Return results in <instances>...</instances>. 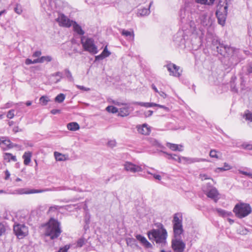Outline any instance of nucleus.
Wrapping results in <instances>:
<instances>
[{"mask_svg": "<svg viewBox=\"0 0 252 252\" xmlns=\"http://www.w3.org/2000/svg\"><path fill=\"white\" fill-rule=\"evenodd\" d=\"M198 15L195 13H189L184 8L181 9L180 12L181 22L184 25L183 27V31L179 32L176 36L175 37V40L180 44H184L186 40V35H184L185 31L186 33L194 34L197 33V25L193 20V17L196 18Z\"/></svg>", "mask_w": 252, "mask_h": 252, "instance_id": "f257e3e1", "label": "nucleus"}, {"mask_svg": "<svg viewBox=\"0 0 252 252\" xmlns=\"http://www.w3.org/2000/svg\"><path fill=\"white\" fill-rule=\"evenodd\" d=\"M148 236L151 241H155L161 247H164L167 245V232L161 223L159 224L158 229H153L149 231L148 232Z\"/></svg>", "mask_w": 252, "mask_h": 252, "instance_id": "f03ea898", "label": "nucleus"}, {"mask_svg": "<svg viewBox=\"0 0 252 252\" xmlns=\"http://www.w3.org/2000/svg\"><path fill=\"white\" fill-rule=\"evenodd\" d=\"M62 230L60 222L57 220L51 218L46 225L45 234L51 239L57 238L61 234Z\"/></svg>", "mask_w": 252, "mask_h": 252, "instance_id": "7ed1b4c3", "label": "nucleus"}, {"mask_svg": "<svg viewBox=\"0 0 252 252\" xmlns=\"http://www.w3.org/2000/svg\"><path fill=\"white\" fill-rule=\"evenodd\" d=\"M231 4V0H219L217 6L216 14L220 24L223 25L227 15L228 6Z\"/></svg>", "mask_w": 252, "mask_h": 252, "instance_id": "20e7f679", "label": "nucleus"}, {"mask_svg": "<svg viewBox=\"0 0 252 252\" xmlns=\"http://www.w3.org/2000/svg\"><path fill=\"white\" fill-rule=\"evenodd\" d=\"M233 211L237 218L242 219L250 214L252 210L249 204L241 202L235 205Z\"/></svg>", "mask_w": 252, "mask_h": 252, "instance_id": "39448f33", "label": "nucleus"}, {"mask_svg": "<svg viewBox=\"0 0 252 252\" xmlns=\"http://www.w3.org/2000/svg\"><path fill=\"white\" fill-rule=\"evenodd\" d=\"M172 223L174 238L181 237L184 230L182 216L180 214H175L174 215Z\"/></svg>", "mask_w": 252, "mask_h": 252, "instance_id": "423d86ee", "label": "nucleus"}, {"mask_svg": "<svg viewBox=\"0 0 252 252\" xmlns=\"http://www.w3.org/2000/svg\"><path fill=\"white\" fill-rule=\"evenodd\" d=\"M81 43L84 50L92 54H96L98 52L97 48L94 44V40L92 38H81Z\"/></svg>", "mask_w": 252, "mask_h": 252, "instance_id": "0eeeda50", "label": "nucleus"}, {"mask_svg": "<svg viewBox=\"0 0 252 252\" xmlns=\"http://www.w3.org/2000/svg\"><path fill=\"white\" fill-rule=\"evenodd\" d=\"M14 233L19 239H22L28 234V228L24 224H17L13 226Z\"/></svg>", "mask_w": 252, "mask_h": 252, "instance_id": "6e6552de", "label": "nucleus"}, {"mask_svg": "<svg viewBox=\"0 0 252 252\" xmlns=\"http://www.w3.org/2000/svg\"><path fill=\"white\" fill-rule=\"evenodd\" d=\"M171 247L174 252H184L186 244L181 237L174 238L172 240Z\"/></svg>", "mask_w": 252, "mask_h": 252, "instance_id": "1a4fd4ad", "label": "nucleus"}, {"mask_svg": "<svg viewBox=\"0 0 252 252\" xmlns=\"http://www.w3.org/2000/svg\"><path fill=\"white\" fill-rule=\"evenodd\" d=\"M196 22L199 23L203 27H208L212 24L210 16L206 12H203L200 13Z\"/></svg>", "mask_w": 252, "mask_h": 252, "instance_id": "9d476101", "label": "nucleus"}, {"mask_svg": "<svg viewBox=\"0 0 252 252\" xmlns=\"http://www.w3.org/2000/svg\"><path fill=\"white\" fill-rule=\"evenodd\" d=\"M56 21L59 23L60 26L65 27H70L73 22V21L68 19L64 14L61 13H58V16L56 19Z\"/></svg>", "mask_w": 252, "mask_h": 252, "instance_id": "9b49d317", "label": "nucleus"}, {"mask_svg": "<svg viewBox=\"0 0 252 252\" xmlns=\"http://www.w3.org/2000/svg\"><path fill=\"white\" fill-rule=\"evenodd\" d=\"M217 52L221 55L225 56L227 54L228 55H231L234 51L233 47L219 43V45L217 47Z\"/></svg>", "mask_w": 252, "mask_h": 252, "instance_id": "f8f14e48", "label": "nucleus"}, {"mask_svg": "<svg viewBox=\"0 0 252 252\" xmlns=\"http://www.w3.org/2000/svg\"><path fill=\"white\" fill-rule=\"evenodd\" d=\"M164 67H166L168 71L170 72V75L175 77H179L181 76V73L179 72L180 67L176 64L172 63H168L165 65Z\"/></svg>", "mask_w": 252, "mask_h": 252, "instance_id": "ddd939ff", "label": "nucleus"}, {"mask_svg": "<svg viewBox=\"0 0 252 252\" xmlns=\"http://www.w3.org/2000/svg\"><path fill=\"white\" fill-rule=\"evenodd\" d=\"M125 169L127 171L132 173L140 172L142 171V168L138 165H136L131 162H126L124 164Z\"/></svg>", "mask_w": 252, "mask_h": 252, "instance_id": "4468645a", "label": "nucleus"}, {"mask_svg": "<svg viewBox=\"0 0 252 252\" xmlns=\"http://www.w3.org/2000/svg\"><path fill=\"white\" fill-rule=\"evenodd\" d=\"M136 128L138 133L143 135H149L151 132L150 127L146 124L138 125L136 126Z\"/></svg>", "mask_w": 252, "mask_h": 252, "instance_id": "2eb2a0df", "label": "nucleus"}, {"mask_svg": "<svg viewBox=\"0 0 252 252\" xmlns=\"http://www.w3.org/2000/svg\"><path fill=\"white\" fill-rule=\"evenodd\" d=\"M152 2H150V4L149 5L148 7L147 8L143 7L142 6L140 7L138 9L137 11V16H147L149 15L150 13V7L151 5H152Z\"/></svg>", "mask_w": 252, "mask_h": 252, "instance_id": "dca6fc26", "label": "nucleus"}, {"mask_svg": "<svg viewBox=\"0 0 252 252\" xmlns=\"http://www.w3.org/2000/svg\"><path fill=\"white\" fill-rule=\"evenodd\" d=\"M121 34L126 38V39L129 41H133L134 39V33L133 30L128 31L125 30H122Z\"/></svg>", "mask_w": 252, "mask_h": 252, "instance_id": "f3484780", "label": "nucleus"}, {"mask_svg": "<svg viewBox=\"0 0 252 252\" xmlns=\"http://www.w3.org/2000/svg\"><path fill=\"white\" fill-rule=\"evenodd\" d=\"M206 194L208 197L214 199L215 202H217L218 200V196L219 193L216 188H212L207 193H206Z\"/></svg>", "mask_w": 252, "mask_h": 252, "instance_id": "a211bd4d", "label": "nucleus"}, {"mask_svg": "<svg viewBox=\"0 0 252 252\" xmlns=\"http://www.w3.org/2000/svg\"><path fill=\"white\" fill-rule=\"evenodd\" d=\"M136 238L137 240L140 241L141 243L146 248H150L152 247V246L151 244L143 236L138 234L136 236Z\"/></svg>", "mask_w": 252, "mask_h": 252, "instance_id": "6ab92c4d", "label": "nucleus"}, {"mask_svg": "<svg viewBox=\"0 0 252 252\" xmlns=\"http://www.w3.org/2000/svg\"><path fill=\"white\" fill-rule=\"evenodd\" d=\"M44 191L43 189H31L25 190V189H20L18 190L19 194H32L41 193Z\"/></svg>", "mask_w": 252, "mask_h": 252, "instance_id": "aec40b11", "label": "nucleus"}, {"mask_svg": "<svg viewBox=\"0 0 252 252\" xmlns=\"http://www.w3.org/2000/svg\"><path fill=\"white\" fill-rule=\"evenodd\" d=\"M72 25L73 26L74 31L79 35H82L84 34V32L82 29L81 26L79 25L76 22L73 21Z\"/></svg>", "mask_w": 252, "mask_h": 252, "instance_id": "412c9836", "label": "nucleus"}, {"mask_svg": "<svg viewBox=\"0 0 252 252\" xmlns=\"http://www.w3.org/2000/svg\"><path fill=\"white\" fill-rule=\"evenodd\" d=\"M167 146L172 151H183V146L181 145H177L175 144H172L170 143H167Z\"/></svg>", "mask_w": 252, "mask_h": 252, "instance_id": "4be33fe9", "label": "nucleus"}, {"mask_svg": "<svg viewBox=\"0 0 252 252\" xmlns=\"http://www.w3.org/2000/svg\"><path fill=\"white\" fill-rule=\"evenodd\" d=\"M32 153L30 152H25L23 156V158L24 159V163L26 165H28L31 161Z\"/></svg>", "mask_w": 252, "mask_h": 252, "instance_id": "5701e85b", "label": "nucleus"}, {"mask_svg": "<svg viewBox=\"0 0 252 252\" xmlns=\"http://www.w3.org/2000/svg\"><path fill=\"white\" fill-rule=\"evenodd\" d=\"M67 127L69 130L76 131L79 129L80 126L78 123L76 122H71L67 124Z\"/></svg>", "mask_w": 252, "mask_h": 252, "instance_id": "b1692460", "label": "nucleus"}, {"mask_svg": "<svg viewBox=\"0 0 252 252\" xmlns=\"http://www.w3.org/2000/svg\"><path fill=\"white\" fill-rule=\"evenodd\" d=\"M132 104L135 105H138L141 106L145 107L146 108L153 107L156 106L157 105L156 103H149V102H133Z\"/></svg>", "mask_w": 252, "mask_h": 252, "instance_id": "393cba45", "label": "nucleus"}, {"mask_svg": "<svg viewBox=\"0 0 252 252\" xmlns=\"http://www.w3.org/2000/svg\"><path fill=\"white\" fill-rule=\"evenodd\" d=\"M3 158L8 162H9L11 160L13 161H16L17 160L16 156H13L11 154L8 153H5L4 154Z\"/></svg>", "mask_w": 252, "mask_h": 252, "instance_id": "a878e982", "label": "nucleus"}, {"mask_svg": "<svg viewBox=\"0 0 252 252\" xmlns=\"http://www.w3.org/2000/svg\"><path fill=\"white\" fill-rule=\"evenodd\" d=\"M119 112V115L121 117H125L129 115V111L128 107L121 108Z\"/></svg>", "mask_w": 252, "mask_h": 252, "instance_id": "bb28decb", "label": "nucleus"}, {"mask_svg": "<svg viewBox=\"0 0 252 252\" xmlns=\"http://www.w3.org/2000/svg\"><path fill=\"white\" fill-rule=\"evenodd\" d=\"M182 161H184L185 162L188 163H191L195 162H199L201 161V159H199L197 158H188L186 157H182Z\"/></svg>", "mask_w": 252, "mask_h": 252, "instance_id": "cd10ccee", "label": "nucleus"}, {"mask_svg": "<svg viewBox=\"0 0 252 252\" xmlns=\"http://www.w3.org/2000/svg\"><path fill=\"white\" fill-rule=\"evenodd\" d=\"M163 153L166 154V155H167V156H168V159H171L173 160L177 161L179 162H182V157H180L179 156H178V155H176L168 154L165 152H163Z\"/></svg>", "mask_w": 252, "mask_h": 252, "instance_id": "c85d7f7f", "label": "nucleus"}, {"mask_svg": "<svg viewBox=\"0 0 252 252\" xmlns=\"http://www.w3.org/2000/svg\"><path fill=\"white\" fill-rule=\"evenodd\" d=\"M50 101V99L48 96L46 95L42 96L39 98V102L42 105L45 106L46 105L48 102Z\"/></svg>", "mask_w": 252, "mask_h": 252, "instance_id": "c756f323", "label": "nucleus"}, {"mask_svg": "<svg viewBox=\"0 0 252 252\" xmlns=\"http://www.w3.org/2000/svg\"><path fill=\"white\" fill-rule=\"evenodd\" d=\"M65 97V96L63 94H58L55 98V100L56 102L59 103H62Z\"/></svg>", "mask_w": 252, "mask_h": 252, "instance_id": "7c9ffc66", "label": "nucleus"}, {"mask_svg": "<svg viewBox=\"0 0 252 252\" xmlns=\"http://www.w3.org/2000/svg\"><path fill=\"white\" fill-rule=\"evenodd\" d=\"M64 72L65 75H66V78L69 81L72 82L74 80L72 74L68 69H65L64 70Z\"/></svg>", "mask_w": 252, "mask_h": 252, "instance_id": "2f4dec72", "label": "nucleus"}, {"mask_svg": "<svg viewBox=\"0 0 252 252\" xmlns=\"http://www.w3.org/2000/svg\"><path fill=\"white\" fill-rule=\"evenodd\" d=\"M106 110L109 112L113 114L116 113L118 112V109L113 106H108L106 108Z\"/></svg>", "mask_w": 252, "mask_h": 252, "instance_id": "473e14b6", "label": "nucleus"}, {"mask_svg": "<svg viewBox=\"0 0 252 252\" xmlns=\"http://www.w3.org/2000/svg\"><path fill=\"white\" fill-rule=\"evenodd\" d=\"M244 118L247 121H248L249 125L250 126H252V113H248L245 114L244 115Z\"/></svg>", "mask_w": 252, "mask_h": 252, "instance_id": "72a5a7b5", "label": "nucleus"}, {"mask_svg": "<svg viewBox=\"0 0 252 252\" xmlns=\"http://www.w3.org/2000/svg\"><path fill=\"white\" fill-rule=\"evenodd\" d=\"M136 240L134 238H128L126 239L127 245L130 247L136 246Z\"/></svg>", "mask_w": 252, "mask_h": 252, "instance_id": "f704fd0d", "label": "nucleus"}, {"mask_svg": "<svg viewBox=\"0 0 252 252\" xmlns=\"http://www.w3.org/2000/svg\"><path fill=\"white\" fill-rule=\"evenodd\" d=\"M41 63H43L45 62H50L52 60V58L50 56H42L40 58Z\"/></svg>", "mask_w": 252, "mask_h": 252, "instance_id": "c9c22d12", "label": "nucleus"}, {"mask_svg": "<svg viewBox=\"0 0 252 252\" xmlns=\"http://www.w3.org/2000/svg\"><path fill=\"white\" fill-rule=\"evenodd\" d=\"M6 230V226L1 222L0 221V236L3 235Z\"/></svg>", "mask_w": 252, "mask_h": 252, "instance_id": "e433bc0d", "label": "nucleus"}, {"mask_svg": "<svg viewBox=\"0 0 252 252\" xmlns=\"http://www.w3.org/2000/svg\"><path fill=\"white\" fill-rule=\"evenodd\" d=\"M54 156L57 160L62 161L63 160V156L60 153L57 152H54Z\"/></svg>", "mask_w": 252, "mask_h": 252, "instance_id": "4c0bfd02", "label": "nucleus"}, {"mask_svg": "<svg viewBox=\"0 0 252 252\" xmlns=\"http://www.w3.org/2000/svg\"><path fill=\"white\" fill-rule=\"evenodd\" d=\"M14 11L18 14H20L22 12V7L20 5L17 4L16 7L14 8Z\"/></svg>", "mask_w": 252, "mask_h": 252, "instance_id": "58836bf2", "label": "nucleus"}, {"mask_svg": "<svg viewBox=\"0 0 252 252\" xmlns=\"http://www.w3.org/2000/svg\"><path fill=\"white\" fill-rule=\"evenodd\" d=\"M217 211L220 215L223 217L226 216V215H228L227 212L221 209H217Z\"/></svg>", "mask_w": 252, "mask_h": 252, "instance_id": "ea45409f", "label": "nucleus"}, {"mask_svg": "<svg viewBox=\"0 0 252 252\" xmlns=\"http://www.w3.org/2000/svg\"><path fill=\"white\" fill-rule=\"evenodd\" d=\"M14 109H11L8 112L7 114V117L9 119H12L15 115H14Z\"/></svg>", "mask_w": 252, "mask_h": 252, "instance_id": "a19ab883", "label": "nucleus"}, {"mask_svg": "<svg viewBox=\"0 0 252 252\" xmlns=\"http://www.w3.org/2000/svg\"><path fill=\"white\" fill-rule=\"evenodd\" d=\"M238 171L240 174L245 175L246 176H247L249 177L250 178H252V173H251L247 172L246 171H243V170H240V169H238Z\"/></svg>", "mask_w": 252, "mask_h": 252, "instance_id": "79ce46f5", "label": "nucleus"}, {"mask_svg": "<svg viewBox=\"0 0 252 252\" xmlns=\"http://www.w3.org/2000/svg\"><path fill=\"white\" fill-rule=\"evenodd\" d=\"M210 156L212 158H218V156L217 155V151L215 150H211L210 152Z\"/></svg>", "mask_w": 252, "mask_h": 252, "instance_id": "37998d69", "label": "nucleus"}, {"mask_svg": "<svg viewBox=\"0 0 252 252\" xmlns=\"http://www.w3.org/2000/svg\"><path fill=\"white\" fill-rule=\"evenodd\" d=\"M102 53L103 54V55L105 57H107L109 56L111 54V53L107 50V46H105V47L103 49Z\"/></svg>", "mask_w": 252, "mask_h": 252, "instance_id": "c03bdc74", "label": "nucleus"}, {"mask_svg": "<svg viewBox=\"0 0 252 252\" xmlns=\"http://www.w3.org/2000/svg\"><path fill=\"white\" fill-rule=\"evenodd\" d=\"M107 145L111 148H113L116 146V142L114 140H110L108 142Z\"/></svg>", "mask_w": 252, "mask_h": 252, "instance_id": "a18cd8bd", "label": "nucleus"}, {"mask_svg": "<svg viewBox=\"0 0 252 252\" xmlns=\"http://www.w3.org/2000/svg\"><path fill=\"white\" fill-rule=\"evenodd\" d=\"M0 140L1 141L2 143L6 145V146L7 144H8L9 143H10V140L6 139L5 137H2L0 138Z\"/></svg>", "mask_w": 252, "mask_h": 252, "instance_id": "49530a36", "label": "nucleus"}, {"mask_svg": "<svg viewBox=\"0 0 252 252\" xmlns=\"http://www.w3.org/2000/svg\"><path fill=\"white\" fill-rule=\"evenodd\" d=\"M85 243V240L84 239H80L77 241V246L79 247H81Z\"/></svg>", "mask_w": 252, "mask_h": 252, "instance_id": "de8ad7c7", "label": "nucleus"}, {"mask_svg": "<svg viewBox=\"0 0 252 252\" xmlns=\"http://www.w3.org/2000/svg\"><path fill=\"white\" fill-rule=\"evenodd\" d=\"M76 87L80 89V90H81L82 91H89L90 90V89L89 88H86L83 86H80V85H76Z\"/></svg>", "mask_w": 252, "mask_h": 252, "instance_id": "09e8293b", "label": "nucleus"}, {"mask_svg": "<svg viewBox=\"0 0 252 252\" xmlns=\"http://www.w3.org/2000/svg\"><path fill=\"white\" fill-rule=\"evenodd\" d=\"M69 248V246H65L64 247L60 248L58 252H67Z\"/></svg>", "mask_w": 252, "mask_h": 252, "instance_id": "8fccbe9b", "label": "nucleus"}, {"mask_svg": "<svg viewBox=\"0 0 252 252\" xmlns=\"http://www.w3.org/2000/svg\"><path fill=\"white\" fill-rule=\"evenodd\" d=\"M231 90L234 93L238 92V89L236 88V86L234 83H232L231 85Z\"/></svg>", "mask_w": 252, "mask_h": 252, "instance_id": "3c124183", "label": "nucleus"}, {"mask_svg": "<svg viewBox=\"0 0 252 252\" xmlns=\"http://www.w3.org/2000/svg\"><path fill=\"white\" fill-rule=\"evenodd\" d=\"M105 58H106V57L101 53L100 55L95 57V60H100L103 59Z\"/></svg>", "mask_w": 252, "mask_h": 252, "instance_id": "603ef678", "label": "nucleus"}, {"mask_svg": "<svg viewBox=\"0 0 252 252\" xmlns=\"http://www.w3.org/2000/svg\"><path fill=\"white\" fill-rule=\"evenodd\" d=\"M41 55V52L40 51H35L32 55L33 57H39Z\"/></svg>", "mask_w": 252, "mask_h": 252, "instance_id": "864d4df0", "label": "nucleus"}, {"mask_svg": "<svg viewBox=\"0 0 252 252\" xmlns=\"http://www.w3.org/2000/svg\"><path fill=\"white\" fill-rule=\"evenodd\" d=\"M148 173L149 174L152 175V174L149 171H148ZM153 175L154 177L157 180H160L161 179V177L159 175L153 174Z\"/></svg>", "mask_w": 252, "mask_h": 252, "instance_id": "5fc2aeb1", "label": "nucleus"}, {"mask_svg": "<svg viewBox=\"0 0 252 252\" xmlns=\"http://www.w3.org/2000/svg\"><path fill=\"white\" fill-rule=\"evenodd\" d=\"M53 76H59L60 78H63V73L60 71L57 72L53 74Z\"/></svg>", "mask_w": 252, "mask_h": 252, "instance_id": "6e6d98bb", "label": "nucleus"}, {"mask_svg": "<svg viewBox=\"0 0 252 252\" xmlns=\"http://www.w3.org/2000/svg\"><path fill=\"white\" fill-rule=\"evenodd\" d=\"M196 2L198 3L206 4L207 3V0H195Z\"/></svg>", "mask_w": 252, "mask_h": 252, "instance_id": "4d7b16f0", "label": "nucleus"}, {"mask_svg": "<svg viewBox=\"0 0 252 252\" xmlns=\"http://www.w3.org/2000/svg\"><path fill=\"white\" fill-rule=\"evenodd\" d=\"M223 167L225 169V170H229L230 169H231V167L230 165H229L226 162H225L224 163V166H223Z\"/></svg>", "mask_w": 252, "mask_h": 252, "instance_id": "13d9d810", "label": "nucleus"}, {"mask_svg": "<svg viewBox=\"0 0 252 252\" xmlns=\"http://www.w3.org/2000/svg\"><path fill=\"white\" fill-rule=\"evenodd\" d=\"M25 63L27 65H30L31 64H33L32 61L30 59H27L25 61Z\"/></svg>", "mask_w": 252, "mask_h": 252, "instance_id": "bf43d9fd", "label": "nucleus"}, {"mask_svg": "<svg viewBox=\"0 0 252 252\" xmlns=\"http://www.w3.org/2000/svg\"><path fill=\"white\" fill-rule=\"evenodd\" d=\"M60 112V110L59 109H53L51 111V113L55 115L58 113H59Z\"/></svg>", "mask_w": 252, "mask_h": 252, "instance_id": "052dcab7", "label": "nucleus"}, {"mask_svg": "<svg viewBox=\"0 0 252 252\" xmlns=\"http://www.w3.org/2000/svg\"><path fill=\"white\" fill-rule=\"evenodd\" d=\"M226 171L225 169L223 167H218L216 169V172H220L222 171Z\"/></svg>", "mask_w": 252, "mask_h": 252, "instance_id": "680f3d73", "label": "nucleus"}, {"mask_svg": "<svg viewBox=\"0 0 252 252\" xmlns=\"http://www.w3.org/2000/svg\"><path fill=\"white\" fill-rule=\"evenodd\" d=\"M12 106V103H10V102H8L7 103H6L4 107L2 108V109H6V108H10L11 106Z\"/></svg>", "mask_w": 252, "mask_h": 252, "instance_id": "e2e57ef3", "label": "nucleus"}, {"mask_svg": "<svg viewBox=\"0 0 252 252\" xmlns=\"http://www.w3.org/2000/svg\"><path fill=\"white\" fill-rule=\"evenodd\" d=\"M153 144L155 146H156L157 147H161V145L160 143H159L157 140H154V141H153Z\"/></svg>", "mask_w": 252, "mask_h": 252, "instance_id": "0e129e2a", "label": "nucleus"}, {"mask_svg": "<svg viewBox=\"0 0 252 252\" xmlns=\"http://www.w3.org/2000/svg\"><path fill=\"white\" fill-rule=\"evenodd\" d=\"M22 131L21 129H19L18 126H16L13 128V131L15 133L18 132V131Z\"/></svg>", "mask_w": 252, "mask_h": 252, "instance_id": "69168bd1", "label": "nucleus"}, {"mask_svg": "<svg viewBox=\"0 0 252 252\" xmlns=\"http://www.w3.org/2000/svg\"><path fill=\"white\" fill-rule=\"evenodd\" d=\"M158 93L163 98H165L166 97V94L162 91L158 92Z\"/></svg>", "mask_w": 252, "mask_h": 252, "instance_id": "338daca9", "label": "nucleus"}, {"mask_svg": "<svg viewBox=\"0 0 252 252\" xmlns=\"http://www.w3.org/2000/svg\"><path fill=\"white\" fill-rule=\"evenodd\" d=\"M5 173V179L6 180H7L9 178V176L10 175V174L8 170H6Z\"/></svg>", "mask_w": 252, "mask_h": 252, "instance_id": "774afa93", "label": "nucleus"}]
</instances>
